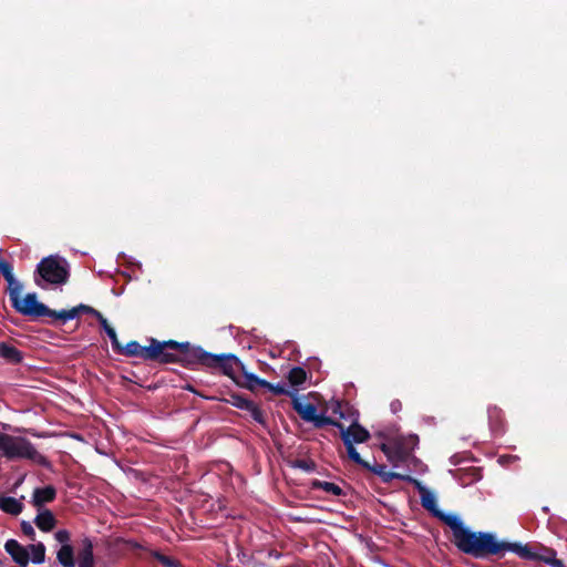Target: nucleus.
<instances>
[{
    "label": "nucleus",
    "instance_id": "nucleus-15",
    "mask_svg": "<svg viewBox=\"0 0 567 567\" xmlns=\"http://www.w3.org/2000/svg\"><path fill=\"white\" fill-rule=\"evenodd\" d=\"M23 503L21 499L11 496L0 497V508L2 512L18 516L23 511Z\"/></svg>",
    "mask_w": 567,
    "mask_h": 567
},
{
    "label": "nucleus",
    "instance_id": "nucleus-27",
    "mask_svg": "<svg viewBox=\"0 0 567 567\" xmlns=\"http://www.w3.org/2000/svg\"><path fill=\"white\" fill-rule=\"evenodd\" d=\"M545 563L551 567H565L563 560L556 558L554 550H550V559H545Z\"/></svg>",
    "mask_w": 567,
    "mask_h": 567
},
{
    "label": "nucleus",
    "instance_id": "nucleus-28",
    "mask_svg": "<svg viewBox=\"0 0 567 567\" xmlns=\"http://www.w3.org/2000/svg\"><path fill=\"white\" fill-rule=\"evenodd\" d=\"M293 465L307 472L315 470V464L305 460L296 461Z\"/></svg>",
    "mask_w": 567,
    "mask_h": 567
},
{
    "label": "nucleus",
    "instance_id": "nucleus-19",
    "mask_svg": "<svg viewBox=\"0 0 567 567\" xmlns=\"http://www.w3.org/2000/svg\"><path fill=\"white\" fill-rule=\"evenodd\" d=\"M312 488L321 489L327 494H331L333 496H339L342 494V489L339 485L332 483V482H326V481H313L312 482Z\"/></svg>",
    "mask_w": 567,
    "mask_h": 567
},
{
    "label": "nucleus",
    "instance_id": "nucleus-16",
    "mask_svg": "<svg viewBox=\"0 0 567 567\" xmlns=\"http://www.w3.org/2000/svg\"><path fill=\"white\" fill-rule=\"evenodd\" d=\"M0 357L10 363H18L22 360L21 352L6 342L0 343Z\"/></svg>",
    "mask_w": 567,
    "mask_h": 567
},
{
    "label": "nucleus",
    "instance_id": "nucleus-13",
    "mask_svg": "<svg viewBox=\"0 0 567 567\" xmlns=\"http://www.w3.org/2000/svg\"><path fill=\"white\" fill-rule=\"evenodd\" d=\"M56 495V491L53 486H45L37 488L33 492V504L37 507H42L47 503H51Z\"/></svg>",
    "mask_w": 567,
    "mask_h": 567
},
{
    "label": "nucleus",
    "instance_id": "nucleus-9",
    "mask_svg": "<svg viewBox=\"0 0 567 567\" xmlns=\"http://www.w3.org/2000/svg\"><path fill=\"white\" fill-rule=\"evenodd\" d=\"M204 362L208 365L218 367L223 370L224 374L234 378L235 369L238 361L234 357H205Z\"/></svg>",
    "mask_w": 567,
    "mask_h": 567
},
{
    "label": "nucleus",
    "instance_id": "nucleus-14",
    "mask_svg": "<svg viewBox=\"0 0 567 567\" xmlns=\"http://www.w3.org/2000/svg\"><path fill=\"white\" fill-rule=\"evenodd\" d=\"M34 524L40 530L48 533L55 527L56 519L52 512H50L49 509H43L40 511L39 514L37 515Z\"/></svg>",
    "mask_w": 567,
    "mask_h": 567
},
{
    "label": "nucleus",
    "instance_id": "nucleus-24",
    "mask_svg": "<svg viewBox=\"0 0 567 567\" xmlns=\"http://www.w3.org/2000/svg\"><path fill=\"white\" fill-rule=\"evenodd\" d=\"M78 315H79V308L75 307V308H73L71 310H63V311H61L59 313H56L54 311V315L52 317L59 318V319H62V320L66 321V320L74 319Z\"/></svg>",
    "mask_w": 567,
    "mask_h": 567
},
{
    "label": "nucleus",
    "instance_id": "nucleus-12",
    "mask_svg": "<svg viewBox=\"0 0 567 567\" xmlns=\"http://www.w3.org/2000/svg\"><path fill=\"white\" fill-rule=\"evenodd\" d=\"M488 422L491 430L496 434L501 435L505 430V419L504 413L497 406H493L488 409Z\"/></svg>",
    "mask_w": 567,
    "mask_h": 567
},
{
    "label": "nucleus",
    "instance_id": "nucleus-33",
    "mask_svg": "<svg viewBox=\"0 0 567 567\" xmlns=\"http://www.w3.org/2000/svg\"><path fill=\"white\" fill-rule=\"evenodd\" d=\"M157 558L165 566L172 567L174 565L173 560L166 556L158 555Z\"/></svg>",
    "mask_w": 567,
    "mask_h": 567
},
{
    "label": "nucleus",
    "instance_id": "nucleus-39",
    "mask_svg": "<svg viewBox=\"0 0 567 567\" xmlns=\"http://www.w3.org/2000/svg\"><path fill=\"white\" fill-rule=\"evenodd\" d=\"M92 316H94L99 320L100 323H101L102 320L105 319L103 317V315L100 311H97V310H95V312Z\"/></svg>",
    "mask_w": 567,
    "mask_h": 567
},
{
    "label": "nucleus",
    "instance_id": "nucleus-6",
    "mask_svg": "<svg viewBox=\"0 0 567 567\" xmlns=\"http://www.w3.org/2000/svg\"><path fill=\"white\" fill-rule=\"evenodd\" d=\"M0 452L8 458L37 460L40 457L29 441L3 433H0Z\"/></svg>",
    "mask_w": 567,
    "mask_h": 567
},
{
    "label": "nucleus",
    "instance_id": "nucleus-8",
    "mask_svg": "<svg viewBox=\"0 0 567 567\" xmlns=\"http://www.w3.org/2000/svg\"><path fill=\"white\" fill-rule=\"evenodd\" d=\"M419 493L422 506L429 512L433 513L435 516L443 518L445 523L452 528L454 534L453 543L457 548L461 549V520L457 517H444L437 509L435 495L424 486L419 485Z\"/></svg>",
    "mask_w": 567,
    "mask_h": 567
},
{
    "label": "nucleus",
    "instance_id": "nucleus-23",
    "mask_svg": "<svg viewBox=\"0 0 567 567\" xmlns=\"http://www.w3.org/2000/svg\"><path fill=\"white\" fill-rule=\"evenodd\" d=\"M54 538L61 546L71 545V535L66 529H59L54 533Z\"/></svg>",
    "mask_w": 567,
    "mask_h": 567
},
{
    "label": "nucleus",
    "instance_id": "nucleus-17",
    "mask_svg": "<svg viewBox=\"0 0 567 567\" xmlns=\"http://www.w3.org/2000/svg\"><path fill=\"white\" fill-rule=\"evenodd\" d=\"M56 558L63 567H74V551L71 545L61 546Z\"/></svg>",
    "mask_w": 567,
    "mask_h": 567
},
{
    "label": "nucleus",
    "instance_id": "nucleus-29",
    "mask_svg": "<svg viewBox=\"0 0 567 567\" xmlns=\"http://www.w3.org/2000/svg\"><path fill=\"white\" fill-rule=\"evenodd\" d=\"M252 403H254L252 401H249L244 398H239V396L234 398V405L239 409L248 410L249 406H247V404H252Z\"/></svg>",
    "mask_w": 567,
    "mask_h": 567
},
{
    "label": "nucleus",
    "instance_id": "nucleus-7",
    "mask_svg": "<svg viewBox=\"0 0 567 567\" xmlns=\"http://www.w3.org/2000/svg\"><path fill=\"white\" fill-rule=\"evenodd\" d=\"M38 272L44 281L52 285H62L69 278V265L62 257L49 256L38 265Z\"/></svg>",
    "mask_w": 567,
    "mask_h": 567
},
{
    "label": "nucleus",
    "instance_id": "nucleus-2",
    "mask_svg": "<svg viewBox=\"0 0 567 567\" xmlns=\"http://www.w3.org/2000/svg\"><path fill=\"white\" fill-rule=\"evenodd\" d=\"M292 408L298 415L308 423H311L315 427H323L324 425H333L338 429H342V424L332 417L327 415L328 411H331L333 415L343 417L342 404L339 401H331L323 409L320 405V401L317 394L309 393L308 395H297L292 399Z\"/></svg>",
    "mask_w": 567,
    "mask_h": 567
},
{
    "label": "nucleus",
    "instance_id": "nucleus-1",
    "mask_svg": "<svg viewBox=\"0 0 567 567\" xmlns=\"http://www.w3.org/2000/svg\"><path fill=\"white\" fill-rule=\"evenodd\" d=\"M507 551L517 554L520 558H535L536 555L527 546L518 543L498 540L492 533L472 532L463 526V554L475 558L496 556L502 558Z\"/></svg>",
    "mask_w": 567,
    "mask_h": 567
},
{
    "label": "nucleus",
    "instance_id": "nucleus-31",
    "mask_svg": "<svg viewBox=\"0 0 567 567\" xmlns=\"http://www.w3.org/2000/svg\"><path fill=\"white\" fill-rule=\"evenodd\" d=\"M21 527H22L23 534H25L30 538L34 537V529L29 523L23 522Z\"/></svg>",
    "mask_w": 567,
    "mask_h": 567
},
{
    "label": "nucleus",
    "instance_id": "nucleus-20",
    "mask_svg": "<svg viewBox=\"0 0 567 567\" xmlns=\"http://www.w3.org/2000/svg\"><path fill=\"white\" fill-rule=\"evenodd\" d=\"M307 380V372L299 367L292 368L288 373V381L292 386L302 385Z\"/></svg>",
    "mask_w": 567,
    "mask_h": 567
},
{
    "label": "nucleus",
    "instance_id": "nucleus-21",
    "mask_svg": "<svg viewBox=\"0 0 567 567\" xmlns=\"http://www.w3.org/2000/svg\"><path fill=\"white\" fill-rule=\"evenodd\" d=\"M145 349L146 347H142L138 342L132 341L128 342L125 348L121 350V352L130 357H138L145 359Z\"/></svg>",
    "mask_w": 567,
    "mask_h": 567
},
{
    "label": "nucleus",
    "instance_id": "nucleus-36",
    "mask_svg": "<svg viewBox=\"0 0 567 567\" xmlns=\"http://www.w3.org/2000/svg\"><path fill=\"white\" fill-rule=\"evenodd\" d=\"M535 555H536L535 559L542 560L544 563H545V559H550V550L548 551V555H546V556H539L537 554H535ZM530 559L534 560V558H530Z\"/></svg>",
    "mask_w": 567,
    "mask_h": 567
},
{
    "label": "nucleus",
    "instance_id": "nucleus-18",
    "mask_svg": "<svg viewBox=\"0 0 567 567\" xmlns=\"http://www.w3.org/2000/svg\"><path fill=\"white\" fill-rule=\"evenodd\" d=\"M482 478V468L477 466L463 467V486L473 484Z\"/></svg>",
    "mask_w": 567,
    "mask_h": 567
},
{
    "label": "nucleus",
    "instance_id": "nucleus-42",
    "mask_svg": "<svg viewBox=\"0 0 567 567\" xmlns=\"http://www.w3.org/2000/svg\"><path fill=\"white\" fill-rule=\"evenodd\" d=\"M470 454H471V453L463 452V456H462L463 463H464V462H466V461L468 460Z\"/></svg>",
    "mask_w": 567,
    "mask_h": 567
},
{
    "label": "nucleus",
    "instance_id": "nucleus-41",
    "mask_svg": "<svg viewBox=\"0 0 567 567\" xmlns=\"http://www.w3.org/2000/svg\"><path fill=\"white\" fill-rule=\"evenodd\" d=\"M100 324L102 326V328L104 329V331H106V330H107V328H112V327L109 324V322H107V320H106V319L102 320Z\"/></svg>",
    "mask_w": 567,
    "mask_h": 567
},
{
    "label": "nucleus",
    "instance_id": "nucleus-30",
    "mask_svg": "<svg viewBox=\"0 0 567 567\" xmlns=\"http://www.w3.org/2000/svg\"><path fill=\"white\" fill-rule=\"evenodd\" d=\"M105 332L109 336V338L111 339L113 348L120 349V343H118L115 330L113 328H107V330Z\"/></svg>",
    "mask_w": 567,
    "mask_h": 567
},
{
    "label": "nucleus",
    "instance_id": "nucleus-3",
    "mask_svg": "<svg viewBox=\"0 0 567 567\" xmlns=\"http://www.w3.org/2000/svg\"><path fill=\"white\" fill-rule=\"evenodd\" d=\"M339 430L341 432V437L346 445L347 453L354 463L360 464L363 467L378 474L383 478L384 482H390L393 478H404V476L400 474L388 472L384 465L371 466L368 462H364L361 458L360 454L358 453L353 444L363 443L368 441V439L370 437V433L368 432V430L362 427L357 422H353L348 429H344V426L342 425V429Z\"/></svg>",
    "mask_w": 567,
    "mask_h": 567
},
{
    "label": "nucleus",
    "instance_id": "nucleus-32",
    "mask_svg": "<svg viewBox=\"0 0 567 567\" xmlns=\"http://www.w3.org/2000/svg\"><path fill=\"white\" fill-rule=\"evenodd\" d=\"M266 389L271 391V392H274V393H276V394H282V393L286 392L285 388L282 385H280V384L274 385V384L270 383V388H266Z\"/></svg>",
    "mask_w": 567,
    "mask_h": 567
},
{
    "label": "nucleus",
    "instance_id": "nucleus-25",
    "mask_svg": "<svg viewBox=\"0 0 567 567\" xmlns=\"http://www.w3.org/2000/svg\"><path fill=\"white\" fill-rule=\"evenodd\" d=\"M247 406H249L247 411L250 413L251 417L258 423H264V415L261 410L255 403L247 404Z\"/></svg>",
    "mask_w": 567,
    "mask_h": 567
},
{
    "label": "nucleus",
    "instance_id": "nucleus-22",
    "mask_svg": "<svg viewBox=\"0 0 567 567\" xmlns=\"http://www.w3.org/2000/svg\"><path fill=\"white\" fill-rule=\"evenodd\" d=\"M245 378L247 381V388L251 391L256 390L257 388H270V383L268 381L259 379L254 374H245Z\"/></svg>",
    "mask_w": 567,
    "mask_h": 567
},
{
    "label": "nucleus",
    "instance_id": "nucleus-26",
    "mask_svg": "<svg viewBox=\"0 0 567 567\" xmlns=\"http://www.w3.org/2000/svg\"><path fill=\"white\" fill-rule=\"evenodd\" d=\"M174 350H166L163 351V354L159 359V362L168 363V362H176L178 361L177 353L173 352Z\"/></svg>",
    "mask_w": 567,
    "mask_h": 567
},
{
    "label": "nucleus",
    "instance_id": "nucleus-34",
    "mask_svg": "<svg viewBox=\"0 0 567 567\" xmlns=\"http://www.w3.org/2000/svg\"><path fill=\"white\" fill-rule=\"evenodd\" d=\"M78 308H79V312L82 311V312L90 313V315H93L95 312V309L90 306L81 305Z\"/></svg>",
    "mask_w": 567,
    "mask_h": 567
},
{
    "label": "nucleus",
    "instance_id": "nucleus-35",
    "mask_svg": "<svg viewBox=\"0 0 567 567\" xmlns=\"http://www.w3.org/2000/svg\"><path fill=\"white\" fill-rule=\"evenodd\" d=\"M8 269L11 270V267L7 262H3L0 259V270L3 272L4 276H6V272L8 271Z\"/></svg>",
    "mask_w": 567,
    "mask_h": 567
},
{
    "label": "nucleus",
    "instance_id": "nucleus-5",
    "mask_svg": "<svg viewBox=\"0 0 567 567\" xmlns=\"http://www.w3.org/2000/svg\"><path fill=\"white\" fill-rule=\"evenodd\" d=\"M4 549L14 563L23 567L30 561L41 564L45 559V546L42 543L22 546L18 540L9 539L4 544Z\"/></svg>",
    "mask_w": 567,
    "mask_h": 567
},
{
    "label": "nucleus",
    "instance_id": "nucleus-10",
    "mask_svg": "<svg viewBox=\"0 0 567 567\" xmlns=\"http://www.w3.org/2000/svg\"><path fill=\"white\" fill-rule=\"evenodd\" d=\"M182 344H178L177 342L169 341V342H156L153 341L150 347H146L145 349V360H156L159 361L163 351L166 350H179L182 349Z\"/></svg>",
    "mask_w": 567,
    "mask_h": 567
},
{
    "label": "nucleus",
    "instance_id": "nucleus-4",
    "mask_svg": "<svg viewBox=\"0 0 567 567\" xmlns=\"http://www.w3.org/2000/svg\"><path fill=\"white\" fill-rule=\"evenodd\" d=\"M6 279L9 282V297L12 307L19 313L35 318L54 315V311L38 301L34 292L22 296V285L13 278L10 269L6 272Z\"/></svg>",
    "mask_w": 567,
    "mask_h": 567
},
{
    "label": "nucleus",
    "instance_id": "nucleus-11",
    "mask_svg": "<svg viewBox=\"0 0 567 567\" xmlns=\"http://www.w3.org/2000/svg\"><path fill=\"white\" fill-rule=\"evenodd\" d=\"M79 567H94L93 544L90 538L81 540V548L78 554Z\"/></svg>",
    "mask_w": 567,
    "mask_h": 567
},
{
    "label": "nucleus",
    "instance_id": "nucleus-40",
    "mask_svg": "<svg viewBox=\"0 0 567 567\" xmlns=\"http://www.w3.org/2000/svg\"><path fill=\"white\" fill-rule=\"evenodd\" d=\"M100 324L102 326V328L104 329V331H106V330H107V328H112V327L109 324V322H107V320H106V319L102 320Z\"/></svg>",
    "mask_w": 567,
    "mask_h": 567
},
{
    "label": "nucleus",
    "instance_id": "nucleus-43",
    "mask_svg": "<svg viewBox=\"0 0 567 567\" xmlns=\"http://www.w3.org/2000/svg\"><path fill=\"white\" fill-rule=\"evenodd\" d=\"M386 450H388V449H386V445H385V444H383V445H382V451L386 453Z\"/></svg>",
    "mask_w": 567,
    "mask_h": 567
},
{
    "label": "nucleus",
    "instance_id": "nucleus-38",
    "mask_svg": "<svg viewBox=\"0 0 567 567\" xmlns=\"http://www.w3.org/2000/svg\"><path fill=\"white\" fill-rule=\"evenodd\" d=\"M92 316H94L99 320L100 323H101L102 320L105 319L103 317V315L100 311H97V310H95V312Z\"/></svg>",
    "mask_w": 567,
    "mask_h": 567
},
{
    "label": "nucleus",
    "instance_id": "nucleus-37",
    "mask_svg": "<svg viewBox=\"0 0 567 567\" xmlns=\"http://www.w3.org/2000/svg\"><path fill=\"white\" fill-rule=\"evenodd\" d=\"M92 316H94L99 320L100 323H101L102 320L105 319L103 317V315L100 311H97V310H95V312Z\"/></svg>",
    "mask_w": 567,
    "mask_h": 567
}]
</instances>
